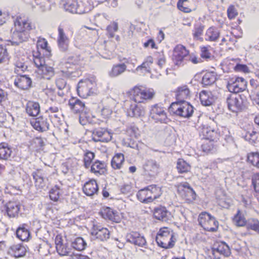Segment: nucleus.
Wrapping results in <instances>:
<instances>
[{
  "instance_id": "nucleus-11",
  "label": "nucleus",
  "mask_w": 259,
  "mask_h": 259,
  "mask_svg": "<svg viewBox=\"0 0 259 259\" xmlns=\"http://www.w3.org/2000/svg\"><path fill=\"white\" fill-rule=\"evenodd\" d=\"M63 5L66 11L71 13L82 14L86 12L76 0H62Z\"/></svg>"
},
{
  "instance_id": "nucleus-53",
  "label": "nucleus",
  "mask_w": 259,
  "mask_h": 259,
  "mask_svg": "<svg viewBox=\"0 0 259 259\" xmlns=\"http://www.w3.org/2000/svg\"><path fill=\"white\" fill-rule=\"evenodd\" d=\"M227 15L228 18L231 20L234 19L237 16L238 12L234 6L231 5L229 7L227 10Z\"/></svg>"
},
{
  "instance_id": "nucleus-63",
  "label": "nucleus",
  "mask_w": 259,
  "mask_h": 259,
  "mask_svg": "<svg viewBox=\"0 0 259 259\" xmlns=\"http://www.w3.org/2000/svg\"><path fill=\"white\" fill-rule=\"evenodd\" d=\"M256 135V132L255 131H252L251 133L248 132L246 134L245 138L246 140H248L250 142H254L257 138Z\"/></svg>"
},
{
  "instance_id": "nucleus-27",
  "label": "nucleus",
  "mask_w": 259,
  "mask_h": 259,
  "mask_svg": "<svg viewBox=\"0 0 259 259\" xmlns=\"http://www.w3.org/2000/svg\"><path fill=\"white\" fill-rule=\"evenodd\" d=\"M32 176L35 181V186L37 189H42L45 186L44 175L40 169H37L32 173Z\"/></svg>"
},
{
  "instance_id": "nucleus-56",
  "label": "nucleus",
  "mask_w": 259,
  "mask_h": 259,
  "mask_svg": "<svg viewBox=\"0 0 259 259\" xmlns=\"http://www.w3.org/2000/svg\"><path fill=\"white\" fill-rule=\"evenodd\" d=\"M196 193L191 187H188V190H186V196L187 199L190 201L194 200L196 198Z\"/></svg>"
},
{
  "instance_id": "nucleus-48",
  "label": "nucleus",
  "mask_w": 259,
  "mask_h": 259,
  "mask_svg": "<svg viewBox=\"0 0 259 259\" xmlns=\"http://www.w3.org/2000/svg\"><path fill=\"white\" fill-rule=\"evenodd\" d=\"M246 226L247 229L253 230L259 234V221L257 220H249Z\"/></svg>"
},
{
  "instance_id": "nucleus-37",
  "label": "nucleus",
  "mask_w": 259,
  "mask_h": 259,
  "mask_svg": "<svg viewBox=\"0 0 259 259\" xmlns=\"http://www.w3.org/2000/svg\"><path fill=\"white\" fill-rule=\"evenodd\" d=\"M25 226V225L23 224L18 227L16 232L17 237L23 241L27 240L30 237V232Z\"/></svg>"
},
{
  "instance_id": "nucleus-10",
  "label": "nucleus",
  "mask_w": 259,
  "mask_h": 259,
  "mask_svg": "<svg viewBox=\"0 0 259 259\" xmlns=\"http://www.w3.org/2000/svg\"><path fill=\"white\" fill-rule=\"evenodd\" d=\"M94 85L93 82L89 79L85 80L84 81L80 80L78 83L77 88V92L78 95L83 98H86L90 96Z\"/></svg>"
},
{
  "instance_id": "nucleus-34",
  "label": "nucleus",
  "mask_w": 259,
  "mask_h": 259,
  "mask_svg": "<svg viewBox=\"0 0 259 259\" xmlns=\"http://www.w3.org/2000/svg\"><path fill=\"white\" fill-rule=\"evenodd\" d=\"M26 111L29 115L35 116L40 112L39 104L37 102H29L27 104Z\"/></svg>"
},
{
  "instance_id": "nucleus-40",
  "label": "nucleus",
  "mask_w": 259,
  "mask_h": 259,
  "mask_svg": "<svg viewBox=\"0 0 259 259\" xmlns=\"http://www.w3.org/2000/svg\"><path fill=\"white\" fill-rule=\"evenodd\" d=\"M233 221L234 224L238 227H243L244 226H246V224L247 223L243 214L241 213L240 210L237 211V213L234 217Z\"/></svg>"
},
{
  "instance_id": "nucleus-38",
  "label": "nucleus",
  "mask_w": 259,
  "mask_h": 259,
  "mask_svg": "<svg viewBox=\"0 0 259 259\" xmlns=\"http://www.w3.org/2000/svg\"><path fill=\"white\" fill-rule=\"evenodd\" d=\"M124 155L122 153H117L115 155L111 160V166L115 169H119L121 167L124 162Z\"/></svg>"
},
{
  "instance_id": "nucleus-32",
  "label": "nucleus",
  "mask_w": 259,
  "mask_h": 259,
  "mask_svg": "<svg viewBox=\"0 0 259 259\" xmlns=\"http://www.w3.org/2000/svg\"><path fill=\"white\" fill-rule=\"evenodd\" d=\"M126 68L124 63L114 65L111 71L109 72V75L111 77H117L122 74L126 70Z\"/></svg>"
},
{
  "instance_id": "nucleus-62",
  "label": "nucleus",
  "mask_w": 259,
  "mask_h": 259,
  "mask_svg": "<svg viewBox=\"0 0 259 259\" xmlns=\"http://www.w3.org/2000/svg\"><path fill=\"white\" fill-rule=\"evenodd\" d=\"M203 151L208 153L213 149V145L210 141L203 143L201 146Z\"/></svg>"
},
{
  "instance_id": "nucleus-29",
  "label": "nucleus",
  "mask_w": 259,
  "mask_h": 259,
  "mask_svg": "<svg viewBox=\"0 0 259 259\" xmlns=\"http://www.w3.org/2000/svg\"><path fill=\"white\" fill-rule=\"evenodd\" d=\"M12 153L11 147L7 143H0V159L7 160L11 157Z\"/></svg>"
},
{
  "instance_id": "nucleus-28",
  "label": "nucleus",
  "mask_w": 259,
  "mask_h": 259,
  "mask_svg": "<svg viewBox=\"0 0 259 259\" xmlns=\"http://www.w3.org/2000/svg\"><path fill=\"white\" fill-rule=\"evenodd\" d=\"M108 135L107 130L103 128H95L93 131V140L95 142H107L106 138L104 137Z\"/></svg>"
},
{
  "instance_id": "nucleus-60",
  "label": "nucleus",
  "mask_w": 259,
  "mask_h": 259,
  "mask_svg": "<svg viewBox=\"0 0 259 259\" xmlns=\"http://www.w3.org/2000/svg\"><path fill=\"white\" fill-rule=\"evenodd\" d=\"M56 84L59 90H63L66 88L67 83L65 79L59 78L56 80Z\"/></svg>"
},
{
  "instance_id": "nucleus-35",
  "label": "nucleus",
  "mask_w": 259,
  "mask_h": 259,
  "mask_svg": "<svg viewBox=\"0 0 259 259\" xmlns=\"http://www.w3.org/2000/svg\"><path fill=\"white\" fill-rule=\"evenodd\" d=\"M199 98L201 104L204 106H209L212 104L213 99L211 97V93L202 91L199 94Z\"/></svg>"
},
{
  "instance_id": "nucleus-49",
  "label": "nucleus",
  "mask_w": 259,
  "mask_h": 259,
  "mask_svg": "<svg viewBox=\"0 0 259 259\" xmlns=\"http://www.w3.org/2000/svg\"><path fill=\"white\" fill-rule=\"evenodd\" d=\"M60 189L58 186H55L50 191V198L54 201H57L60 195Z\"/></svg>"
},
{
  "instance_id": "nucleus-13",
  "label": "nucleus",
  "mask_w": 259,
  "mask_h": 259,
  "mask_svg": "<svg viewBox=\"0 0 259 259\" xmlns=\"http://www.w3.org/2000/svg\"><path fill=\"white\" fill-rule=\"evenodd\" d=\"M57 44L58 48L61 52H65L68 50L69 39L66 36L64 29L61 26L58 27Z\"/></svg>"
},
{
  "instance_id": "nucleus-36",
  "label": "nucleus",
  "mask_w": 259,
  "mask_h": 259,
  "mask_svg": "<svg viewBox=\"0 0 259 259\" xmlns=\"http://www.w3.org/2000/svg\"><path fill=\"white\" fill-rule=\"evenodd\" d=\"M213 254L218 252L225 256H229L231 254L229 247L225 243L222 242L217 247L212 248Z\"/></svg>"
},
{
  "instance_id": "nucleus-23",
  "label": "nucleus",
  "mask_w": 259,
  "mask_h": 259,
  "mask_svg": "<svg viewBox=\"0 0 259 259\" xmlns=\"http://www.w3.org/2000/svg\"><path fill=\"white\" fill-rule=\"evenodd\" d=\"M102 217L105 219H108L115 223H119L120 220L118 212L110 207L105 208L102 212Z\"/></svg>"
},
{
  "instance_id": "nucleus-9",
  "label": "nucleus",
  "mask_w": 259,
  "mask_h": 259,
  "mask_svg": "<svg viewBox=\"0 0 259 259\" xmlns=\"http://www.w3.org/2000/svg\"><path fill=\"white\" fill-rule=\"evenodd\" d=\"M227 103L229 109L233 112H240L244 108L243 99L240 95H230L227 99Z\"/></svg>"
},
{
  "instance_id": "nucleus-42",
  "label": "nucleus",
  "mask_w": 259,
  "mask_h": 259,
  "mask_svg": "<svg viewBox=\"0 0 259 259\" xmlns=\"http://www.w3.org/2000/svg\"><path fill=\"white\" fill-rule=\"evenodd\" d=\"M95 157V153L87 150L84 152L83 154V165L86 168H89L91 165L93 160Z\"/></svg>"
},
{
  "instance_id": "nucleus-8",
  "label": "nucleus",
  "mask_w": 259,
  "mask_h": 259,
  "mask_svg": "<svg viewBox=\"0 0 259 259\" xmlns=\"http://www.w3.org/2000/svg\"><path fill=\"white\" fill-rule=\"evenodd\" d=\"M247 83V81L242 77L233 78L229 81L227 88L230 92L237 94L245 91Z\"/></svg>"
},
{
  "instance_id": "nucleus-21",
  "label": "nucleus",
  "mask_w": 259,
  "mask_h": 259,
  "mask_svg": "<svg viewBox=\"0 0 259 259\" xmlns=\"http://www.w3.org/2000/svg\"><path fill=\"white\" fill-rule=\"evenodd\" d=\"M153 215L157 220L166 222L169 219L171 214L165 207L160 206L154 209Z\"/></svg>"
},
{
  "instance_id": "nucleus-2",
  "label": "nucleus",
  "mask_w": 259,
  "mask_h": 259,
  "mask_svg": "<svg viewBox=\"0 0 259 259\" xmlns=\"http://www.w3.org/2000/svg\"><path fill=\"white\" fill-rule=\"evenodd\" d=\"M160 195V188L152 185L140 190L137 194V197L141 202L148 203L158 198Z\"/></svg>"
},
{
  "instance_id": "nucleus-52",
  "label": "nucleus",
  "mask_w": 259,
  "mask_h": 259,
  "mask_svg": "<svg viewBox=\"0 0 259 259\" xmlns=\"http://www.w3.org/2000/svg\"><path fill=\"white\" fill-rule=\"evenodd\" d=\"M8 53L6 48L0 45V63L6 61L8 59Z\"/></svg>"
},
{
  "instance_id": "nucleus-41",
  "label": "nucleus",
  "mask_w": 259,
  "mask_h": 259,
  "mask_svg": "<svg viewBox=\"0 0 259 259\" xmlns=\"http://www.w3.org/2000/svg\"><path fill=\"white\" fill-rule=\"evenodd\" d=\"M206 36L207 37L206 40L215 41L220 36V32L214 27H210L206 31Z\"/></svg>"
},
{
  "instance_id": "nucleus-45",
  "label": "nucleus",
  "mask_w": 259,
  "mask_h": 259,
  "mask_svg": "<svg viewBox=\"0 0 259 259\" xmlns=\"http://www.w3.org/2000/svg\"><path fill=\"white\" fill-rule=\"evenodd\" d=\"M85 246V242L81 237L76 238L74 241L72 242V247L77 250L80 251L84 249Z\"/></svg>"
},
{
  "instance_id": "nucleus-5",
  "label": "nucleus",
  "mask_w": 259,
  "mask_h": 259,
  "mask_svg": "<svg viewBox=\"0 0 259 259\" xmlns=\"http://www.w3.org/2000/svg\"><path fill=\"white\" fill-rule=\"evenodd\" d=\"M170 110L175 114L188 118L192 116L194 112L193 107L187 102L172 103Z\"/></svg>"
},
{
  "instance_id": "nucleus-3",
  "label": "nucleus",
  "mask_w": 259,
  "mask_h": 259,
  "mask_svg": "<svg viewBox=\"0 0 259 259\" xmlns=\"http://www.w3.org/2000/svg\"><path fill=\"white\" fill-rule=\"evenodd\" d=\"M68 105L74 113H79V122L82 125L86 124L89 121L90 115L85 111V104L79 99L72 97L68 102Z\"/></svg>"
},
{
  "instance_id": "nucleus-54",
  "label": "nucleus",
  "mask_w": 259,
  "mask_h": 259,
  "mask_svg": "<svg viewBox=\"0 0 259 259\" xmlns=\"http://www.w3.org/2000/svg\"><path fill=\"white\" fill-rule=\"evenodd\" d=\"M259 159V153H252L250 154L247 156V160L249 161L253 165L255 166L257 161Z\"/></svg>"
},
{
  "instance_id": "nucleus-33",
  "label": "nucleus",
  "mask_w": 259,
  "mask_h": 259,
  "mask_svg": "<svg viewBox=\"0 0 259 259\" xmlns=\"http://www.w3.org/2000/svg\"><path fill=\"white\" fill-rule=\"evenodd\" d=\"M45 145L44 140L40 137L33 138L29 142L28 146L32 150H41Z\"/></svg>"
},
{
  "instance_id": "nucleus-51",
  "label": "nucleus",
  "mask_w": 259,
  "mask_h": 259,
  "mask_svg": "<svg viewBox=\"0 0 259 259\" xmlns=\"http://www.w3.org/2000/svg\"><path fill=\"white\" fill-rule=\"evenodd\" d=\"M118 28V24L115 22L107 26L106 29L110 37L113 38L114 36V33L117 31Z\"/></svg>"
},
{
  "instance_id": "nucleus-22",
  "label": "nucleus",
  "mask_w": 259,
  "mask_h": 259,
  "mask_svg": "<svg viewBox=\"0 0 259 259\" xmlns=\"http://www.w3.org/2000/svg\"><path fill=\"white\" fill-rule=\"evenodd\" d=\"M91 172L95 175L99 176L104 175L106 170V164L104 161L96 160L90 166Z\"/></svg>"
},
{
  "instance_id": "nucleus-44",
  "label": "nucleus",
  "mask_w": 259,
  "mask_h": 259,
  "mask_svg": "<svg viewBox=\"0 0 259 259\" xmlns=\"http://www.w3.org/2000/svg\"><path fill=\"white\" fill-rule=\"evenodd\" d=\"M177 168L179 173H185L190 171L191 166L183 159H179L177 163Z\"/></svg>"
},
{
  "instance_id": "nucleus-25",
  "label": "nucleus",
  "mask_w": 259,
  "mask_h": 259,
  "mask_svg": "<svg viewBox=\"0 0 259 259\" xmlns=\"http://www.w3.org/2000/svg\"><path fill=\"white\" fill-rule=\"evenodd\" d=\"M6 211L10 218L17 216L20 208L19 203L10 201L6 204Z\"/></svg>"
},
{
  "instance_id": "nucleus-55",
  "label": "nucleus",
  "mask_w": 259,
  "mask_h": 259,
  "mask_svg": "<svg viewBox=\"0 0 259 259\" xmlns=\"http://www.w3.org/2000/svg\"><path fill=\"white\" fill-rule=\"evenodd\" d=\"M37 46L50 52L49 48L48 47V42L45 38H39L37 41Z\"/></svg>"
},
{
  "instance_id": "nucleus-18",
  "label": "nucleus",
  "mask_w": 259,
  "mask_h": 259,
  "mask_svg": "<svg viewBox=\"0 0 259 259\" xmlns=\"http://www.w3.org/2000/svg\"><path fill=\"white\" fill-rule=\"evenodd\" d=\"M32 81L31 78L26 75L17 76L14 80L15 86L21 90H27L31 87Z\"/></svg>"
},
{
  "instance_id": "nucleus-64",
  "label": "nucleus",
  "mask_w": 259,
  "mask_h": 259,
  "mask_svg": "<svg viewBox=\"0 0 259 259\" xmlns=\"http://www.w3.org/2000/svg\"><path fill=\"white\" fill-rule=\"evenodd\" d=\"M234 69L237 71H241L243 72H248V67L244 64H237L234 67Z\"/></svg>"
},
{
  "instance_id": "nucleus-4",
  "label": "nucleus",
  "mask_w": 259,
  "mask_h": 259,
  "mask_svg": "<svg viewBox=\"0 0 259 259\" xmlns=\"http://www.w3.org/2000/svg\"><path fill=\"white\" fill-rule=\"evenodd\" d=\"M198 221L199 224L206 231L214 232L218 229V222L206 211L202 212L199 215Z\"/></svg>"
},
{
  "instance_id": "nucleus-17",
  "label": "nucleus",
  "mask_w": 259,
  "mask_h": 259,
  "mask_svg": "<svg viewBox=\"0 0 259 259\" xmlns=\"http://www.w3.org/2000/svg\"><path fill=\"white\" fill-rule=\"evenodd\" d=\"M33 128L40 132L47 131L49 129V122L47 118L42 116L36 118L31 122Z\"/></svg>"
},
{
  "instance_id": "nucleus-57",
  "label": "nucleus",
  "mask_w": 259,
  "mask_h": 259,
  "mask_svg": "<svg viewBox=\"0 0 259 259\" xmlns=\"http://www.w3.org/2000/svg\"><path fill=\"white\" fill-rule=\"evenodd\" d=\"M186 57L181 56L177 55H173L172 59L175 64L178 66L184 65V59Z\"/></svg>"
},
{
  "instance_id": "nucleus-16",
  "label": "nucleus",
  "mask_w": 259,
  "mask_h": 259,
  "mask_svg": "<svg viewBox=\"0 0 259 259\" xmlns=\"http://www.w3.org/2000/svg\"><path fill=\"white\" fill-rule=\"evenodd\" d=\"M29 37V33L18 31L15 28V30L12 35V40H8L13 46H18L20 44L26 41Z\"/></svg>"
},
{
  "instance_id": "nucleus-26",
  "label": "nucleus",
  "mask_w": 259,
  "mask_h": 259,
  "mask_svg": "<svg viewBox=\"0 0 259 259\" xmlns=\"http://www.w3.org/2000/svg\"><path fill=\"white\" fill-rule=\"evenodd\" d=\"M10 253L15 257H20L26 254V249L24 246L21 244L12 245L9 249Z\"/></svg>"
},
{
  "instance_id": "nucleus-20",
  "label": "nucleus",
  "mask_w": 259,
  "mask_h": 259,
  "mask_svg": "<svg viewBox=\"0 0 259 259\" xmlns=\"http://www.w3.org/2000/svg\"><path fill=\"white\" fill-rule=\"evenodd\" d=\"M14 24L16 30L27 33H28L33 27L29 20L21 18H17L14 22Z\"/></svg>"
},
{
  "instance_id": "nucleus-59",
  "label": "nucleus",
  "mask_w": 259,
  "mask_h": 259,
  "mask_svg": "<svg viewBox=\"0 0 259 259\" xmlns=\"http://www.w3.org/2000/svg\"><path fill=\"white\" fill-rule=\"evenodd\" d=\"M201 58L205 59L210 58L211 54L209 52L208 48L206 47H203L201 48Z\"/></svg>"
},
{
  "instance_id": "nucleus-61",
  "label": "nucleus",
  "mask_w": 259,
  "mask_h": 259,
  "mask_svg": "<svg viewBox=\"0 0 259 259\" xmlns=\"http://www.w3.org/2000/svg\"><path fill=\"white\" fill-rule=\"evenodd\" d=\"M34 63L38 68V71L44 65H45V61L44 58L36 57L34 59Z\"/></svg>"
},
{
  "instance_id": "nucleus-50",
  "label": "nucleus",
  "mask_w": 259,
  "mask_h": 259,
  "mask_svg": "<svg viewBox=\"0 0 259 259\" xmlns=\"http://www.w3.org/2000/svg\"><path fill=\"white\" fill-rule=\"evenodd\" d=\"M56 250L59 254L61 256H70V255H72L71 253V249L68 248L66 244H63L62 245H59V246L57 247Z\"/></svg>"
},
{
  "instance_id": "nucleus-14",
  "label": "nucleus",
  "mask_w": 259,
  "mask_h": 259,
  "mask_svg": "<svg viewBox=\"0 0 259 259\" xmlns=\"http://www.w3.org/2000/svg\"><path fill=\"white\" fill-rule=\"evenodd\" d=\"M34 251L42 255H47L50 252L51 248L50 244L47 242L40 240H37L34 242L31 246Z\"/></svg>"
},
{
  "instance_id": "nucleus-7",
  "label": "nucleus",
  "mask_w": 259,
  "mask_h": 259,
  "mask_svg": "<svg viewBox=\"0 0 259 259\" xmlns=\"http://www.w3.org/2000/svg\"><path fill=\"white\" fill-rule=\"evenodd\" d=\"M154 95V93L152 92L135 87L131 92V98L135 103H139L143 102L144 100L152 99Z\"/></svg>"
},
{
  "instance_id": "nucleus-46",
  "label": "nucleus",
  "mask_w": 259,
  "mask_h": 259,
  "mask_svg": "<svg viewBox=\"0 0 259 259\" xmlns=\"http://www.w3.org/2000/svg\"><path fill=\"white\" fill-rule=\"evenodd\" d=\"M204 25L198 23L195 24L193 30V37L195 38L200 39V36L202 35L203 30L204 29Z\"/></svg>"
},
{
  "instance_id": "nucleus-15",
  "label": "nucleus",
  "mask_w": 259,
  "mask_h": 259,
  "mask_svg": "<svg viewBox=\"0 0 259 259\" xmlns=\"http://www.w3.org/2000/svg\"><path fill=\"white\" fill-rule=\"evenodd\" d=\"M91 234L101 241L106 240L110 236V232L107 228L97 225L93 226Z\"/></svg>"
},
{
  "instance_id": "nucleus-31",
  "label": "nucleus",
  "mask_w": 259,
  "mask_h": 259,
  "mask_svg": "<svg viewBox=\"0 0 259 259\" xmlns=\"http://www.w3.org/2000/svg\"><path fill=\"white\" fill-rule=\"evenodd\" d=\"M190 94V91L187 85H183L178 88L176 98L177 101L175 103H181L186 102V99Z\"/></svg>"
},
{
  "instance_id": "nucleus-39",
  "label": "nucleus",
  "mask_w": 259,
  "mask_h": 259,
  "mask_svg": "<svg viewBox=\"0 0 259 259\" xmlns=\"http://www.w3.org/2000/svg\"><path fill=\"white\" fill-rule=\"evenodd\" d=\"M216 75L213 72L205 73L202 79V84L204 86L210 85L216 81Z\"/></svg>"
},
{
  "instance_id": "nucleus-6",
  "label": "nucleus",
  "mask_w": 259,
  "mask_h": 259,
  "mask_svg": "<svg viewBox=\"0 0 259 259\" xmlns=\"http://www.w3.org/2000/svg\"><path fill=\"white\" fill-rule=\"evenodd\" d=\"M150 116L156 122L168 123L170 119L167 117L164 108L161 105L157 104L152 105L150 111Z\"/></svg>"
},
{
  "instance_id": "nucleus-12",
  "label": "nucleus",
  "mask_w": 259,
  "mask_h": 259,
  "mask_svg": "<svg viewBox=\"0 0 259 259\" xmlns=\"http://www.w3.org/2000/svg\"><path fill=\"white\" fill-rule=\"evenodd\" d=\"M126 241L135 245L143 247L147 245V242L144 236L138 232L132 231L126 235Z\"/></svg>"
},
{
  "instance_id": "nucleus-58",
  "label": "nucleus",
  "mask_w": 259,
  "mask_h": 259,
  "mask_svg": "<svg viewBox=\"0 0 259 259\" xmlns=\"http://www.w3.org/2000/svg\"><path fill=\"white\" fill-rule=\"evenodd\" d=\"M188 0H179L177 3V7L181 11L185 13H189L191 12V9L188 7L184 6V3Z\"/></svg>"
},
{
  "instance_id": "nucleus-30",
  "label": "nucleus",
  "mask_w": 259,
  "mask_h": 259,
  "mask_svg": "<svg viewBox=\"0 0 259 259\" xmlns=\"http://www.w3.org/2000/svg\"><path fill=\"white\" fill-rule=\"evenodd\" d=\"M144 168L149 175L152 176L157 173L159 165L155 160L150 159L146 161Z\"/></svg>"
},
{
  "instance_id": "nucleus-47",
  "label": "nucleus",
  "mask_w": 259,
  "mask_h": 259,
  "mask_svg": "<svg viewBox=\"0 0 259 259\" xmlns=\"http://www.w3.org/2000/svg\"><path fill=\"white\" fill-rule=\"evenodd\" d=\"M189 53V51L187 50L184 46L182 45H178L174 48L173 55L178 54L181 56L187 57Z\"/></svg>"
},
{
  "instance_id": "nucleus-19",
  "label": "nucleus",
  "mask_w": 259,
  "mask_h": 259,
  "mask_svg": "<svg viewBox=\"0 0 259 259\" xmlns=\"http://www.w3.org/2000/svg\"><path fill=\"white\" fill-rule=\"evenodd\" d=\"M145 114L144 108L136 103L131 104L127 109V115L132 117H139L143 116Z\"/></svg>"
},
{
  "instance_id": "nucleus-1",
  "label": "nucleus",
  "mask_w": 259,
  "mask_h": 259,
  "mask_svg": "<svg viewBox=\"0 0 259 259\" xmlns=\"http://www.w3.org/2000/svg\"><path fill=\"white\" fill-rule=\"evenodd\" d=\"M155 240L159 246L164 249H169L175 246L176 239L174 238V233L171 229L163 227L158 232Z\"/></svg>"
},
{
  "instance_id": "nucleus-24",
  "label": "nucleus",
  "mask_w": 259,
  "mask_h": 259,
  "mask_svg": "<svg viewBox=\"0 0 259 259\" xmlns=\"http://www.w3.org/2000/svg\"><path fill=\"white\" fill-rule=\"evenodd\" d=\"M98 191V187L95 180H91L86 182L83 187V191L87 196H92Z\"/></svg>"
},
{
  "instance_id": "nucleus-43",
  "label": "nucleus",
  "mask_w": 259,
  "mask_h": 259,
  "mask_svg": "<svg viewBox=\"0 0 259 259\" xmlns=\"http://www.w3.org/2000/svg\"><path fill=\"white\" fill-rule=\"evenodd\" d=\"M43 75V77L50 79L54 75V68L45 64L38 71Z\"/></svg>"
}]
</instances>
